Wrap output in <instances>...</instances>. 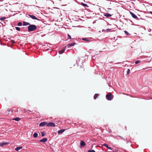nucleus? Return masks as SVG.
I'll list each match as a JSON object with an SVG mask.
<instances>
[{
	"label": "nucleus",
	"instance_id": "obj_8",
	"mask_svg": "<svg viewBox=\"0 0 152 152\" xmlns=\"http://www.w3.org/2000/svg\"><path fill=\"white\" fill-rule=\"evenodd\" d=\"M48 139L46 138H43L42 140H39V141L42 142H45L47 141Z\"/></svg>",
	"mask_w": 152,
	"mask_h": 152
},
{
	"label": "nucleus",
	"instance_id": "obj_36",
	"mask_svg": "<svg viewBox=\"0 0 152 152\" xmlns=\"http://www.w3.org/2000/svg\"><path fill=\"white\" fill-rule=\"evenodd\" d=\"M25 113H28V112L27 111H25V112H24Z\"/></svg>",
	"mask_w": 152,
	"mask_h": 152
},
{
	"label": "nucleus",
	"instance_id": "obj_13",
	"mask_svg": "<svg viewBox=\"0 0 152 152\" xmlns=\"http://www.w3.org/2000/svg\"><path fill=\"white\" fill-rule=\"evenodd\" d=\"M22 148V147L21 146L15 148V150L17 151H18L19 150L21 149Z\"/></svg>",
	"mask_w": 152,
	"mask_h": 152
},
{
	"label": "nucleus",
	"instance_id": "obj_18",
	"mask_svg": "<svg viewBox=\"0 0 152 152\" xmlns=\"http://www.w3.org/2000/svg\"><path fill=\"white\" fill-rule=\"evenodd\" d=\"M99 95V94H95L94 97V99H96L97 97Z\"/></svg>",
	"mask_w": 152,
	"mask_h": 152
},
{
	"label": "nucleus",
	"instance_id": "obj_37",
	"mask_svg": "<svg viewBox=\"0 0 152 152\" xmlns=\"http://www.w3.org/2000/svg\"><path fill=\"white\" fill-rule=\"evenodd\" d=\"M28 110L29 111V112H32V111H31V110Z\"/></svg>",
	"mask_w": 152,
	"mask_h": 152
},
{
	"label": "nucleus",
	"instance_id": "obj_17",
	"mask_svg": "<svg viewBox=\"0 0 152 152\" xmlns=\"http://www.w3.org/2000/svg\"><path fill=\"white\" fill-rule=\"evenodd\" d=\"M65 130L64 129H61L60 130L58 131V133L59 134L60 133H62Z\"/></svg>",
	"mask_w": 152,
	"mask_h": 152
},
{
	"label": "nucleus",
	"instance_id": "obj_2",
	"mask_svg": "<svg viewBox=\"0 0 152 152\" xmlns=\"http://www.w3.org/2000/svg\"><path fill=\"white\" fill-rule=\"evenodd\" d=\"M106 97L107 100H111L113 99V96L112 94L110 93L106 95Z\"/></svg>",
	"mask_w": 152,
	"mask_h": 152
},
{
	"label": "nucleus",
	"instance_id": "obj_26",
	"mask_svg": "<svg viewBox=\"0 0 152 152\" xmlns=\"http://www.w3.org/2000/svg\"><path fill=\"white\" fill-rule=\"evenodd\" d=\"M18 26H21L22 25V23L21 22H19L18 23Z\"/></svg>",
	"mask_w": 152,
	"mask_h": 152
},
{
	"label": "nucleus",
	"instance_id": "obj_3",
	"mask_svg": "<svg viewBox=\"0 0 152 152\" xmlns=\"http://www.w3.org/2000/svg\"><path fill=\"white\" fill-rule=\"evenodd\" d=\"M129 12L130 14L131 15L132 17L138 20H139V18L137 17V16L135 14H134V13H133L131 11H129Z\"/></svg>",
	"mask_w": 152,
	"mask_h": 152
},
{
	"label": "nucleus",
	"instance_id": "obj_22",
	"mask_svg": "<svg viewBox=\"0 0 152 152\" xmlns=\"http://www.w3.org/2000/svg\"><path fill=\"white\" fill-rule=\"evenodd\" d=\"M81 4L84 7H88L87 4H86L83 3H81Z\"/></svg>",
	"mask_w": 152,
	"mask_h": 152
},
{
	"label": "nucleus",
	"instance_id": "obj_30",
	"mask_svg": "<svg viewBox=\"0 0 152 152\" xmlns=\"http://www.w3.org/2000/svg\"><path fill=\"white\" fill-rule=\"evenodd\" d=\"M130 71V69H128L127 71V74L128 75L129 74V72Z\"/></svg>",
	"mask_w": 152,
	"mask_h": 152
},
{
	"label": "nucleus",
	"instance_id": "obj_28",
	"mask_svg": "<svg viewBox=\"0 0 152 152\" xmlns=\"http://www.w3.org/2000/svg\"><path fill=\"white\" fill-rule=\"evenodd\" d=\"M140 60H137L135 62V63L136 64H138V63H139L140 62Z\"/></svg>",
	"mask_w": 152,
	"mask_h": 152
},
{
	"label": "nucleus",
	"instance_id": "obj_32",
	"mask_svg": "<svg viewBox=\"0 0 152 152\" xmlns=\"http://www.w3.org/2000/svg\"><path fill=\"white\" fill-rule=\"evenodd\" d=\"M68 37L69 39H71V36L69 34H68Z\"/></svg>",
	"mask_w": 152,
	"mask_h": 152
},
{
	"label": "nucleus",
	"instance_id": "obj_33",
	"mask_svg": "<svg viewBox=\"0 0 152 152\" xmlns=\"http://www.w3.org/2000/svg\"><path fill=\"white\" fill-rule=\"evenodd\" d=\"M25 28L24 27H23L21 28V29L23 31H25V30L24 29Z\"/></svg>",
	"mask_w": 152,
	"mask_h": 152
},
{
	"label": "nucleus",
	"instance_id": "obj_21",
	"mask_svg": "<svg viewBox=\"0 0 152 152\" xmlns=\"http://www.w3.org/2000/svg\"><path fill=\"white\" fill-rule=\"evenodd\" d=\"M38 134L36 133H34L33 135V137L35 138L37 137H38Z\"/></svg>",
	"mask_w": 152,
	"mask_h": 152
},
{
	"label": "nucleus",
	"instance_id": "obj_12",
	"mask_svg": "<svg viewBox=\"0 0 152 152\" xmlns=\"http://www.w3.org/2000/svg\"><path fill=\"white\" fill-rule=\"evenodd\" d=\"M80 145L81 146H84L86 145V143L83 141H81Z\"/></svg>",
	"mask_w": 152,
	"mask_h": 152
},
{
	"label": "nucleus",
	"instance_id": "obj_9",
	"mask_svg": "<svg viewBox=\"0 0 152 152\" xmlns=\"http://www.w3.org/2000/svg\"><path fill=\"white\" fill-rule=\"evenodd\" d=\"M9 143L8 142H3L0 144V147H3L4 145L9 144Z\"/></svg>",
	"mask_w": 152,
	"mask_h": 152
},
{
	"label": "nucleus",
	"instance_id": "obj_15",
	"mask_svg": "<svg viewBox=\"0 0 152 152\" xmlns=\"http://www.w3.org/2000/svg\"><path fill=\"white\" fill-rule=\"evenodd\" d=\"M23 25L24 26H26L28 25H30V24L29 23H27L25 21H23Z\"/></svg>",
	"mask_w": 152,
	"mask_h": 152
},
{
	"label": "nucleus",
	"instance_id": "obj_6",
	"mask_svg": "<svg viewBox=\"0 0 152 152\" xmlns=\"http://www.w3.org/2000/svg\"><path fill=\"white\" fill-rule=\"evenodd\" d=\"M28 15L31 18H32L34 20H40V19H39L37 18L36 16L33 15Z\"/></svg>",
	"mask_w": 152,
	"mask_h": 152
},
{
	"label": "nucleus",
	"instance_id": "obj_19",
	"mask_svg": "<svg viewBox=\"0 0 152 152\" xmlns=\"http://www.w3.org/2000/svg\"><path fill=\"white\" fill-rule=\"evenodd\" d=\"M20 118L19 117H17L14 118L13 120H14L15 121H20Z\"/></svg>",
	"mask_w": 152,
	"mask_h": 152
},
{
	"label": "nucleus",
	"instance_id": "obj_27",
	"mask_svg": "<svg viewBox=\"0 0 152 152\" xmlns=\"http://www.w3.org/2000/svg\"><path fill=\"white\" fill-rule=\"evenodd\" d=\"M88 152H96L94 150H89L88 151Z\"/></svg>",
	"mask_w": 152,
	"mask_h": 152
},
{
	"label": "nucleus",
	"instance_id": "obj_20",
	"mask_svg": "<svg viewBox=\"0 0 152 152\" xmlns=\"http://www.w3.org/2000/svg\"><path fill=\"white\" fill-rule=\"evenodd\" d=\"M82 40H84V41H88V42H90L89 40L88 39V38H82Z\"/></svg>",
	"mask_w": 152,
	"mask_h": 152
},
{
	"label": "nucleus",
	"instance_id": "obj_16",
	"mask_svg": "<svg viewBox=\"0 0 152 152\" xmlns=\"http://www.w3.org/2000/svg\"><path fill=\"white\" fill-rule=\"evenodd\" d=\"M111 30V29H107L106 30L103 29L102 30V32H108L109 31H110Z\"/></svg>",
	"mask_w": 152,
	"mask_h": 152
},
{
	"label": "nucleus",
	"instance_id": "obj_24",
	"mask_svg": "<svg viewBox=\"0 0 152 152\" xmlns=\"http://www.w3.org/2000/svg\"><path fill=\"white\" fill-rule=\"evenodd\" d=\"M6 17H1V18H0V20H1V21H2L4 20V19H6Z\"/></svg>",
	"mask_w": 152,
	"mask_h": 152
},
{
	"label": "nucleus",
	"instance_id": "obj_5",
	"mask_svg": "<svg viewBox=\"0 0 152 152\" xmlns=\"http://www.w3.org/2000/svg\"><path fill=\"white\" fill-rule=\"evenodd\" d=\"M47 125V122L44 121L40 123L39 124V126H43Z\"/></svg>",
	"mask_w": 152,
	"mask_h": 152
},
{
	"label": "nucleus",
	"instance_id": "obj_29",
	"mask_svg": "<svg viewBox=\"0 0 152 152\" xmlns=\"http://www.w3.org/2000/svg\"><path fill=\"white\" fill-rule=\"evenodd\" d=\"M80 68L81 69H82V71H84V68L83 67H82V66H80Z\"/></svg>",
	"mask_w": 152,
	"mask_h": 152
},
{
	"label": "nucleus",
	"instance_id": "obj_31",
	"mask_svg": "<svg viewBox=\"0 0 152 152\" xmlns=\"http://www.w3.org/2000/svg\"><path fill=\"white\" fill-rule=\"evenodd\" d=\"M124 32L126 34H127V35H128L129 34V33L128 32V31H124Z\"/></svg>",
	"mask_w": 152,
	"mask_h": 152
},
{
	"label": "nucleus",
	"instance_id": "obj_11",
	"mask_svg": "<svg viewBox=\"0 0 152 152\" xmlns=\"http://www.w3.org/2000/svg\"><path fill=\"white\" fill-rule=\"evenodd\" d=\"M103 146L106 147L108 149H109L110 150H112V148L110 147H109L108 146V145L106 143H104V144H103Z\"/></svg>",
	"mask_w": 152,
	"mask_h": 152
},
{
	"label": "nucleus",
	"instance_id": "obj_34",
	"mask_svg": "<svg viewBox=\"0 0 152 152\" xmlns=\"http://www.w3.org/2000/svg\"><path fill=\"white\" fill-rule=\"evenodd\" d=\"M7 111L8 112H10V111H11V110L10 109V108H8L7 109Z\"/></svg>",
	"mask_w": 152,
	"mask_h": 152
},
{
	"label": "nucleus",
	"instance_id": "obj_23",
	"mask_svg": "<svg viewBox=\"0 0 152 152\" xmlns=\"http://www.w3.org/2000/svg\"><path fill=\"white\" fill-rule=\"evenodd\" d=\"M41 134L42 137H43L46 134L45 132H41Z\"/></svg>",
	"mask_w": 152,
	"mask_h": 152
},
{
	"label": "nucleus",
	"instance_id": "obj_4",
	"mask_svg": "<svg viewBox=\"0 0 152 152\" xmlns=\"http://www.w3.org/2000/svg\"><path fill=\"white\" fill-rule=\"evenodd\" d=\"M47 126L48 127H54L56 126V125L54 123L50 122L48 123H47Z\"/></svg>",
	"mask_w": 152,
	"mask_h": 152
},
{
	"label": "nucleus",
	"instance_id": "obj_25",
	"mask_svg": "<svg viewBox=\"0 0 152 152\" xmlns=\"http://www.w3.org/2000/svg\"><path fill=\"white\" fill-rule=\"evenodd\" d=\"M15 28L18 31H20V28L18 27H15Z\"/></svg>",
	"mask_w": 152,
	"mask_h": 152
},
{
	"label": "nucleus",
	"instance_id": "obj_10",
	"mask_svg": "<svg viewBox=\"0 0 152 152\" xmlns=\"http://www.w3.org/2000/svg\"><path fill=\"white\" fill-rule=\"evenodd\" d=\"M104 15L107 18H109L112 16V15L107 13H104Z\"/></svg>",
	"mask_w": 152,
	"mask_h": 152
},
{
	"label": "nucleus",
	"instance_id": "obj_7",
	"mask_svg": "<svg viewBox=\"0 0 152 152\" xmlns=\"http://www.w3.org/2000/svg\"><path fill=\"white\" fill-rule=\"evenodd\" d=\"M76 44V43L75 42H74L73 43H69L68 44V45L67 46H65V47H66L67 46L68 48H69V46H74V45Z\"/></svg>",
	"mask_w": 152,
	"mask_h": 152
},
{
	"label": "nucleus",
	"instance_id": "obj_14",
	"mask_svg": "<svg viewBox=\"0 0 152 152\" xmlns=\"http://www.w3.org/2000/svg\"><path fill=\"white\" fill-rule=\"evenodd\" d=\"M65 50V49H63L58 51V53L60 54H62Z\"/></svg>",
	"mask_w": 152,
	"mask_h": 152
},
{
	"label": "nucleus",
	"instance_id": "obj_35",
	"mask_svg": "<svg viewBox=\"0 0 152 152\" xmlns=\"http://www.w3.org/2000/svg\"><path fill=\"white\" fill-rule=\"evenodd\" d=\"M150 13L151 14H152V11H150Z\"/></svg>",
	"mask_w": 152,
	"mask_h": 152
},
{
	"label": "nucleus",
	"instance_id": "obj_1",
	"mask_svg": "<svg viewBox=\"0 0 152 152\" xmlns=\"http://www.w3.org/2000/svg\"><path fill=\"white\" fill-rule=\"evenodd\" d=\"M28 27V31L29 32L34 31L37 28V26L34 24H30Z\"/></svg>",
	"mask_w": 152,
	"mask_h": 152
},
{
	"label": "nucleus",
	"instance_id": "obj_38",
	"mask_svg": "<svg viewBox=\"0 0 152 152\" xmlns=\"http://www.w3.org/2000/svg\"><path fill=\"white\" fill-rule=\"evenodd\" d=\"M118 137H121V138H122V137H121L119 136H118Z\"/></svg>",
	"mask_w": 152,
	"mask_h": 152
}]
</instances>
